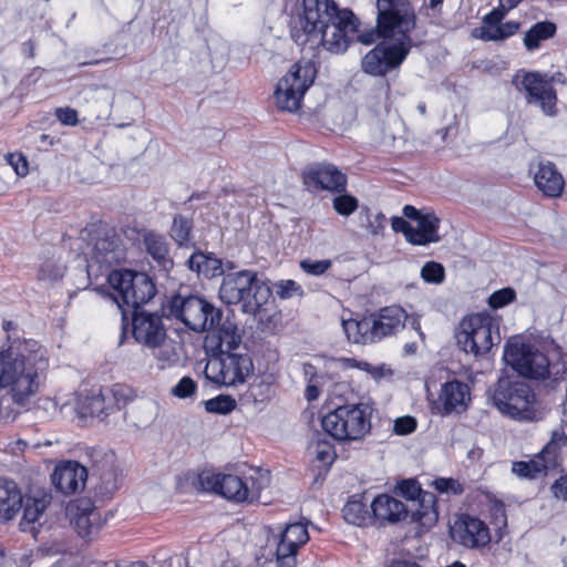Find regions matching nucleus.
<instances>
[{
  "label": "nucleus",
  "instance_id": "0eeeda50",
  "mask_svg": "<svg viewBox=\"0 0 567 567\" xmlns=\"http://www.w3.org/2000/svg\"><path fill=\"white\" fill-rule=\"evenodd\" d=\"M107 282L112 289V299L118 310L122 319H126L124 306L136 309L151 301L156 295V287L152 279L144 272H134L132 270H112L107 275Z\"/></svg>",
  "mask_w": 567,
  "mask_h": 567
},
{
  "label": "nucleus",
  "instance_id": "4d7b16f0",
  "mask_svg": "<svg viewBox=\"0 0 567 567\" xmlns=\"http://www.w3.org/2000/svg\"><path fill=\"white\" fill-rule=\"evenodd\" d=\"M6 158L8 164L12 166L18 176L24 177L28 175L29 163L22 153H10L6 156Z\"/></svg>",
  "mask_w": 567,
  "mask_h": 567
},
{
  "label": "nucleus",
  "instance_id": "c756f323",
  "mask_svg": "<svg viewBox=\"0 0 567 567\" xmlns=\"http://www.w3.org/2000/svg\"><path fill=\"white\" fill-rule=\"evenodd\" d=\"M146 252L153 258L159 268L168 271L173 268V259L169 255V246L164 235L147 231L143 236Z\"/></svg>",
  "mask_w": 567,
  "mask_h": 567
},
{
  "label": "nucleus",
  "instance_id": "a878e982",
  "mask_svg": "<svg viewBox=\"0 0 567 567\" xmlns=\"http://www.w3.org/2000/svg\"><path fill=\"white\" fill-rule=\"evenodd\" d=\"M210 331L209 340L215 343L218 353L240 351L241 334L235 322L229 319L223 320L221 318L219 323Z\"/></svg>",
  "mask_w": 567,
  "mask_h": 567
},
{
  "label": "nucleus",
  "instance_id": "09e8293b",
  "mask_svg": "<svg viewBox=\"0 0 567 567\" xmlns=\"http://www.w3.org/2000/svg\"><path fill=\"white\" fill-rule=\"evenodd\" d=\"M431 486L441 494L461 495L464 493V486L455 478L439 477L435 478Z\"/></svg>",
  "mask_w": 567,
  "mask_h": 567
},
{
  "label": "nucleus",
  "instance_id": "603ef678",
  "mask_svg": "<svg viewBox=\"0 0 567 567\" xmlns=\"http://www.w3.org/2000/svg\"><path fill=\"white\" fill-rule=\"evenodd\" d=\"M516 298V292L513 288L506 287L494 291L488 298V306L493 309H499L513 302Z\"/></svg>",
  "mask_w": 567,
  "mask_h": 567
},
{
  "label": "nucleus",
  "instance_id": "ddd939ff",
  "mask_svg": "<svg viewBox=\"0 0 567 567\" xmlns=\"http://www.w3.org/2000/svg\"><path fill=\"white\" fill-rule=\"evenodd\" d=\"M551 80L546 73L519 71L514 75L512 83L525 92L528 104H535L545 115L554 116L557 114V93L550 85Z\"/></svg>",
  "mask_w": 567,
  "mask_h": 567
},
{
  "label": "nucleus",
  "instance_id": "f8f14e48",
  "mask_svg": "<svg viewBox=\"0 0 567 567\" xmlns=\"http://www.w3.org/2000/svg\"><path fill=\"white\" fill-rule=\"evenodd\" d=\"M252 369V360L247 351H224L207 361L204 374L217 385L234 386L244 383Z\"/></svg>",
  "mask_w": 567,
  "mask_h": 567
},
{
  "label": "nucleus",
  "instance_id": "39448f33",
  "mask_svg": "<svg viewBox=\"0 0 567 567\" xmlns=\"http://www.w3.org/2000/svg\"><path fill=\"white\" fill-rule=\"evenodd\" d=\"M219 297L227 305L241 303L243 311L255 315L271 297L270 288L252 270L228 274L223 278Z\"/></svg>",
  "mask_w": 567,
  "mask_h": 567
},
{
  "label": "nucleus",
  "instance_id": "69168bd1",
  "mask_svg": "<svg viewBox=\"0 0 567 567\" xmlns=\"http://www.w3.org/2000/svg\"><path fill=\"white\" fill-rule=\"evenodd\" d=\"M378 38H383L382 35L379 34L378 30L377 31L367 32V33H362V34L359 35V40L363 44H371Z\"/></svg>",
  "mask_w": 567,
  "mask_h": 567
},
{
  "label": "nucleus",
  "instance_id": "20e7f679",
  "mask_svg": "<svg viewBox=\"0 0 567 567\" xmlns=\"http://www.w3.org/2000/svg\"><path fill=\"white\" fill-rule=\"evenodd\" d=\"M198 484L203 491L216 493L230 502L252 503L270 485V473L262 468H251L245 476L204 472L198 476Z\"/></svg>",
  "mask_w": 567,
  "mask_h": 567
},
{
  "label": "nucleus",
  "instance_id": "4be33fe9",
  "mask_svg": "<svg viewBox=\"0 0 567 567\" xmlns=\"http://www.w3.org/2000/svg\"><path fill=\"white\" fill-rule=\"evenodd\" d=\"M72 523L81 538L92 540L99 535L105 520L91 501L82 499L72 513Z\"/></svg>",
  "mask_w": 567,
  "mask_h": 567
},
{
  "label": "nucleus",
  "instance_id": "a18cd8bd",
  "mask_svg": "<svg viewBox=\"0 0 567 567\" xmlns=\"http://www.w3.org/2000/svg\"><path fill=\"white\" fill-rule=\"evenodd\" d=\"M520 23L517 21H507L498 24L492 32H486L484 41H503L518 32Z\"/></svg>",
  "mask_w": 567,
  "mask_h": 567
},
{
  "label": "nucleus",
  "instance_id": "f3484780",
  "mask_svg": "<svg viewBox=\"0 0 567 567\" xmlns=\"http://www.w3.org/2000/svg\"><path fill=\"white\" fill-rule=\"evenodd\" d=\"M303 183L311 190H346L347 176L331 164H315L303 172Z\"/></svg>",
  "mask_w": 567,
  "mask_h": 567
},
{
  "label": "nucleus",
  "instance_id": "c85d7f7f",
  "mask_svg": "<svg viewBox=\"0 0 567 567\" xmlns=\"http://www.w3.org/2000/svg\"><path fill=\"white\" fill-rule=\"evenodd\" d=\"M23 505V496L17 483L0 480V524L13 519Z\"/></svg>",
  "mask_w": 567,
  "mask_h": 567
},
{
  "label": "nucleus",
  "instance_id": "9b49d317",
  "mask_svg": "<svg viewBox=\"0 0 567 567\" xmlns=\"http://www.w3.org/2000/svg\"><path fill=\"white\" fill-rule=\"evenodd\" d=\"M169 311L174 318L196 332L210 331L223 317L220 309L197 296H174L169 301Z\"/></svg>",
  "mask_w": 567,
  "mask_h": 567
},
{
  "label": "nucleus",
  "instance_id": "37998d69",
  "mask_svg": "<svg viewBox=\"0 0 567 567\" xmlns=\"http://www.w3.org/2000/svg\"><path fill=\"white\" fill-rule=\"evenodd\" d=\"M513 472L523 478L533 480L538 477L539 475H546L543 467L540 466V461L533 458L528 462L517 461L513 463Z\"/></svg>",
  "mask_w": 567,
  "mask_h": 567
},
{
  "label": "nucleus",
  "instance_id": "e433bc0d",
  "mask_svg": "<svg viewBox=\"0 0 567 567\" xmlns=\"http://www.w3.org/2000/svg\"><path fill=\"white\" fill-rule=\"evenodd\" d=\"M368 317L361 320H343L342 327L349 341L354 343H372L373 337L371 336V329L369 327Z\"/></svg>",
  "mask_w": 567,
  "mask_h": 567
},
{
  "label": "nucleus",
  "instance_id": "13d9d810",
  "mask_svg": "<svg viewBox=\"0 0 567 567\" xmlns=\"http://www.w3.org/2000/svg\"><path fill=\"white\" fill-rule=\"evenodd\" d=\"M54 115L61 124L66 126H75L79 123L78 111L70 106L55 109Z\"/></svg>",
  "mask_w": 567,
  "mask_h": 567
},
{
  "label": "nucleus",
  "instance_id": "f704fd0d",
  "mask_svg": "<svg viewBox=\"0 0 567 567\" xmlns=\"http://www.w3.org/2000/svg\"><path fill=\"white\" fill-rule=\"evenodd\" d=\"M106 401H109V399L105 389H100L97 392L93 391L90 395H86L82 402V414L104 420L112 413V410H109Z\"/></svg>",
  "mask_w": 567,
  "mask_h": 567
},
{
  "label": "nucleus",
  "instance_id": "cd10ccee",
  "mask_svg": "<svg viewBox=\"0 0 567 567\" xmlns=\"http://www.w3.org/2000/svg\"><path fill=\"white\" fill-rule=\"evenodd\" d=\"M374 517L380 522L396 523L409 516V508L401 501L382 494L375 497L371 504Z\"/></svg>",
  "mask_w": 567,
  "mask_h": 567
},
{
  "label": "nucleus",
  "instance_id": "a19ab883",
  "mask_svg": "<svg viewBox=\"0 0 567 567\" xmlns=\"http://www.w3.org/2000/svg\"><path fill=\"white\" fill-rule=\"evenodd\" d=\"M511 10L512 9H506V4L499 1V6L483 18L482 27L478 30H475V33L478 32L475 37L484 41L485 33L492 32V29H495L501 24Z\"/></svg>",
  "mask_w": 567,
  "mask_h": 567
},
{
  "label": "nucleus",
  "instance_id": "0e129e2a",
  "mask_svg": "<svg viewBox=\"0 0 567 567\" xmlns=\"http://www.w3.org/2000/svg\"><path fill=\"white\" fill-rule=\"evenodd\" d=\"M320 382L308 383L305 390V398L308 402L316 401L320 396Z\"/></svg>",
  "mask_w": 567,
  "mask_h": 567
},
{
  "label": "nucleus",
  "instance_id": "c03bdc74",
  "mask_svg": "<svg viewBox=\"0 0 567 567\" xmlns=\"http://www.w3.org/2000/svg\"><path fill=\"white\" fill-rule=\"evenodd\" d=\"M344 519L352 525H362L367 517V509L359 501H349L342 508Z\"/></svg>",
  "mask_w": 567,
  "mask_h": 567
},
{
  "label": "nucleus",
  "instance_id": "2eb2a0df",
  "mask_svg": "<svg viewBox=\"0 0 567 567\" xmlns=\"http://www.w3.org/2000/svg\"><path fill=\"white\" fill-rule=\"evenodd\" d=\"M309 540L307 526L302 523L288 524L281 532L276 548L277 567H296L297 554Z\"/></svg>",
  "mask_w": 567,
  "mask_h": 567
},
{
  "label": "nucleus",
  "instance_id": "6e6552de",
  "mask_svg": "<svg viewBox=\"0 0 567 567\" xmlns=\"http://www.w3.org/2000/svg\"><path fill=\"white\" fill-rule=\"evenodd\" d=\"M322 429L337 441H360L371 430V409L368 404H344L326 414Z\"/></svg>",
  "mask_w": 567,
  "mask_h": 567
},
{
  "label": "nucleus",
  "instance_id": "e2e57ef3",
  "mask_svg": "<svg viewBox=\"0 0 567 567\" xmlns=\"http://www.w3.org/2000/svg\"><path fill=\"white\" fill-rule=\"evenodd\" d=\"M302 373H303L305 380L307 381V384L320 382V380H321V377L318 375L317 368L309 362H305L302 364Z\"/></svg>",
  "mask_w": 567,
  "mask_h": 567
},
{
  "label": "nucleus",
  "instance_id": "2f4dec72",
  "mask_svg": "<svg viewBox=\"0 0 567 567\" xmlns=\"http://www.w3.org/2000/svg\"><path fill=\"white\" fill-rule=\"evenodd\" d=\"M440 219L433 214H424L417 220V227H413L412 244L413 245H427L440 240L437 234Z\"/></svg>",
  "mask_w": 567,
  "mask_h": 567
},
{
  "label": "nucleus",
  "instance_id": "9d476101",
  "mask_svg": "<svg viewBox=\"0 0 567 567\" xmlns=\"http://www.w3.org/2000/svg\"><path fill=\"white\" fill-rule=\"evenodd\" d=\"M316 76L317 69L313 62H296L276 85L274 99L277 109L290 113L297 112Z\"/></svg>",
  "mask_w": 567,
  "mask_h": 567
},
{
  "label": "nucleus",
  "instance_id": "7ed1b4c3",
  "mask_svg": "<svg viewBox=\"0 0 567 567\" xmlns=\"http://www.w3.org/2000/svg\"><path fill=\"white\" fill-rule=\"evenodd\" d=\"M48 367L38 342L19 341L0 352V390H7L12 402L24 408L40 392Z\"/></svg>",
  "mask_w": 567,
  "mask_h": 567
},
{
  "label": "nucleus",
  "instance_id": "6e6d98bb",
  "mask_svg": "<svg viewBox=\"0 0 567 567\" xmlns=\"http://www.w3.org/2000/svg\"><path fill=\"white\" fill-rule=\"evenodd\" d=\"M276 292L281 299L302 296L303 293L301 286L295 280H281L276 285Z\"/></svg>",
  "mask_w": 567,
  "mask_h": 567
},
{
  "label": "nucleus",
  "instance_id": "473e14b6",
  "mask_svg": "<svg viewBox=\"0 0 567 567\" xmlns=\"http://www.w3.org/2000/svg\"><path fill=\"white\" fill-rule=\"evenodd\" d=\"M557 27L551 21H540L530 27L525 33L524 45L527 51H535L543 41L555 37Z\"/></svg>",
  "mask_w": 567,
  "mask_h": 567
},
{
  "label": "nucleus",
  "instance_id": "dca6fc26",
  "mask_svg": "<svg viewBox=\"0 0 567 567\" xmlns=\"http://www.w3.org/2000/svg\"><path fill=\"white\" fill-rule=\"evenodd\" d=\"M132 334L137 343L147 349L159 346L167 337L163 318L157 313L147 311H134Z\"/></svg>",
  "mask_w": 567,
  "mask_h": 567
},
{
  "label": "nucleus",
  "instance_id": "58836bf2",
  "mask_svg": "<svg viewBox=\"0 0 567 567\" xmlns=\"http://www.w3.org/2000/svg\"><path fill=\"white\" fill-rule=\"evenodd\" d=\"M310 449L312 450L316 460L320 462L324 467L331 466L336 460V451L332 443L318 434L316 440L312 441Z\"/></svg>",
  "mask_w": 567,
  "mask_h": 567
},
{
  "label": "nucleus",
  "instance_id": "423d86ee",
  "mask_svg": "<svg viewBox=\"0 0 567 567\" xmlns=\"http://www.w3.org/2000/svg\"><path fill=\"white\" fill-rule=\"evenodd\" d=\"M493 405L506 416L518 421H537L536 396L532 388L523 381L502 378L492 393Z\"/></svg>",
  "mask_w": 567,
  "mask_h": 567
},
{
  "label": "nucleus",
  "instance_id": "f257e3e1",
  "mask_svg": "<svg viewBox=\"0 0 567 567\" xmlns=\"http://www.w3.org/2000/svg\"><path fill=\"white\" fill-rule=\"evenodd\" d=\"M359 20L334 0H302V11L292 20L290 34L300 47H320L331 53L344 52L358 31Z\"/></svg>",
  "mask_w": 567,
  "mask_h": 567
},
{
  "label": "nucleus",
  "instance_id": "a211bd4d",
  "mask_svg": "<svg viewBox=\"0 0 567 567\" xmlns=\"http://www.w3.org/2000/svg\"><path fill=\"white\" fill-rule=\"evenodd\" d=\"M368 320L371 336L375 342L402 330L408 320V313L401 306L392 305L371 313L368 316Z\"/></svg>",
  "mask_w": 567,
  "mask_h": 567
},
{
  "label": "nucleus",
  "instance_id": "de8ad7c7",
  "mask_svg": "<svg viewBox=\"0 0 567 567\" xmlns=\"http://www.w3.org/2000/svg\"><path fill=\"white\" fill-rule=\"evenodd\" d=\"M398 493L408 501H411L412 504L415 503L424 493L427 491H423L421 485L415 478L403 480L396 485Z\"/></svg>",
  "mask_w": 567,
  "mask_h": 567
},
{
  "label": "nucleus",
  "instance_id": "3c124183",
  "mask_svg": "<svg viewBox=\"0 0 567 567\" xmlns=\"http://www.w3.org/2000/svg\"><path fill=\"white\" fill-rule=\"evenodd\" d=\"M332 206L339 215L349 216L357 210L359 203L354 196L343 194L333 198Z\"/></svg>",
  "mask_w": 567,
  "mask_h": 567
},
{
  "label": "nucleus",
  "instance_id": "6ab92c4d",
  "mask_svg": "<svg viewBox=\"0 0 567 567\" xmlns=\"http://www.w3.org/2000/svg\"><path fill=\"white\" fill-rule=\"evenodd\" d=\"M452 537L455 542L467 548L485 547L491 542L487 525L473 516H461L452 527Z\"/></svg>",
  "mask_w": 567,
  "mask_h": 567
},
{
  "label": "nucleus",
  "instance_id": "72a5a7b5",
  "mask_svg": "<svg viewBox=\"0 0 567 567\" xmlns=\"http://www.w3.org/2000/svg\"><path fill=\"white\" fill-rule=\"evenodd\" d=\"M47 506L48 501L45 498H27L23 506V515L20 520V529L35 534V523L43 515Z\"/></svg>",
  "mask_w": 567,
  "mask_h": 567
},
{
  "label": "nucleus",
  "instance_id": "5701e85b",
  "mask_svg": "<svg viewBox=\"0 0 567 567\" xmlns=\"http://www.w3.org/2000/svg\"><path fill=\"white\" fill-rule=\"evenodd\" d=\"M567 444V435L564 427H558L551 432L550 440L536 455V460L540 461V466L547 474L551 471H563L561 468V449Z\"/></svg>",
  "mask_w": 567,
  "mask_h": 567
},
{
  "label": "nucleus",
  "instance_id": "ea45409f",
  "mask_svg": "<svg viewBox=\"0 0 567 567\" xmlns=\"http://www.w3.org/2000/svg\"><path fill=\"white\" fill-rule=\"evenodd\" d=\"M148 349L153 350L157 367L161 370L173 367L178 361V354L175 350V347L172 344V342H168L167 339L161 342L159 346L150 347Z\"/></svg>",
  "mask_w": 567,
  "mask_h": 567
},
{
  "label": "nucleus",
  "instance_id": "412c9836",
  "mask_svg": "<svg viewBox=\"0 0 567 567\" xmlns=\"http://www.w3.org/2000/svg\"><path fill=\"white\" fill-rule=\"evenodd\" d=\"M87 480V470L79 462L68 461L59 464L52 474V483L64 495L82 491Z\"/></svg>",
  "mask_w": 567,
  "mask_h": 567
},
{
  "label": "nucleus",
  "instance_id": "338daca9",
  "mask_svg": "<svg viewBox=\"0 0 567 567\" xmlns=\"http://www.w3.org/2000/svg\"><path fill=\"white\" fill-rule=\"evenodd\" d=\"M403 214L405 217L416 220V221L419 220V218H421L424 215V214H421L414 206H411V205L404 206Z\"/></svg>",
  "mask_w": 567,
  "mask_h": 567
},
{
  "label": "nucleus",
  "instance_id": "393cba45",
  "mask_svg": "<svg viewBox=\"0 0 567 567\" xmlns=\"http://www.w3.org/2000/svg\"><path fill=\"white\" fill-rule=\"evenodd\" d=\"M536 187L548 197H558L565 187V179L556 165L551 162H542L534 175Z\"/></svg>",
  "mask_w": 567,
  "mask_h": 567
},
{
  "label": "nucleus",
  "instance_id": "bf43d9fd",
  "mask_svg": "<svg viewBox=\"0 0 567 567\" xmlns=\"http://www.w3.org/2000/svg\"><path fill=\"white\" fill-rule=\"evenodd\" d=\"M416 424L413 416H401L395 420L393 431L399 435H408L415 431Z\"/></svg>",
  "mask_w": 567,
  "mask_h": 567
},
{
  "label": "nucleus",
  "instance_id": "4468645a",
  "mask_svg": "<svg viewBox=\"0 0 567 567\" xmlns=\"http://www.w3.org/2000/svg\"><path fill=\"white\" fill-rule=\"evenodd\" d=\"M505 358L524 377L546 379L549 375V361L547 357L528 346L508 343L505 348Z\"/></svg>",
  "mask_w": 567,
  "mask_h": 567
},
{
  "label": "nucleus",
  "instance_id": "052dcab7",
  "mask_svg": "<svg viewBox=\"0 0 567 567\" xmlns=\"http://www.w3.org/2000/svg\"><path fill=\"white\" fill-rule=\"evenodd\" d=\"M391 224L395 233H403L406 240L412 244L413 227L404 218L393 217Z\"/></svg>",
  "mask_w": 567,
  "mask_h": 567
},
{
  "label": "nucleus",
  "instance_id": "f03ea898",
  "mask_svg": "<svg viewBox=\"0 0 567 567\" xmlns=\"http://www.w3.org/2000/svg\"><path fill=\"white\" fill-rule=\"evenodd\" d=\"M377 9L379 34L384 38L401 35V39L392 44H377L362 58L361 70L372 76H385L406 59L416 17L409 0H377Z\"/></svg>",
  "mask_w": 567,
  "mask_h": 567
},
{
  "label": "nucleus",
  "instance_id": "774afa93",
  "mask_svg": "<svg viewBox=\"0 0 567 567\" xmlns=\"http://www.w3.org/2000/svg\"><path fill=\"white\" fill-rule=\"evenodd\" d=\"M388 567H421V566L414 561L394 560Z\"/></svg>",
  "mask_w": 567,
  "mask_h": 567
},
{
  "label": "nucleus",
  "instance_id": "79ce46f5",
  "mask_svg": "<svg viewBox=\"0 0 567 567\" xmlns=\"http://www.w3.org/2000/svg\"><path fill=\"white\" fill-rule=\"evenodd\" d=\"M236 400L226 394H220L205 402L206 411L216 414H228L236 409Z\"/></svg>",
  "mask_w": 567,
  "mask_h": 567
},
{
  "label": "nucleus",
  "instance_id": "b1692460",
  "mask_svg": "<svg viewBox=\"0 0 567 567\" xmlns=\"http://www.w3.org/2000/svg\"><path fill=\"white\" fill-rule=\"evenodd\" d=\"M91 259L107 267L120 264L124 259L120 239L110 234L96 237L93 243Z\"/></svg>",
  "mask_w": 567,
  "mask_h": 567
},
{
  "label": "nucleus",
  "instance_id": "864d4df0",
  "mask_svg": "<svg viewBox=\"0 0 567 567\" xmlns=\"http://www.w3.org/2000/svg\"><path fill=\"white\" fill-rule=\"evenodd\" d=\"M197 384L190 377H183L178 383L172 388L171 394L178 399L193 398L196 394Z\"/></svg>",
  "mask_w": 567,
  "mask_h": 567
},
{
  "label": "nucleus",
  "instance_id": "bb28decb",
  "mask_svg": "<svg viewBox=\"0 0 567 567\" xmlns=\"http://www.w3.org/2000/svg\"><path fill=\"white\" fill-rule=\"evenodd\" d=\"M409 514L411 515L412 522L417 523L425 530L435 526L439 520V507L435 494L432 492L424 493L411 505Z\"/></svg>",
  "mask_w": 567,
  "mask_h": 567
},
{
  "label": "nucleus",
  "instance_id": "8fccbe9b",
  "mask_svg": "<svg viewBox=\"0 0 567 567\" xmlns=\"http://www.w3.org/2000/svg\"><path fill=\"white\" fill-rule=\"evenodd\" d=\"M421 277L429 284H441L445 278L444 267L435 261H427L421 269Z\"/></svg>",
  "mask_w": 567,
  "mask_h": 567
},
{
  "label": "nucleus",
  "instance_id": "5fc2aeb1",
  "mask_svg": "<svg viewBox=\"0 0 567 567\" xmlns=\"http://www.w3.org/2000/svg\"><path fill=\"white\" fill-rule=\"evenodd\" d=\"M332 266L331 260L322 259V260H311L305 259L300 261V268L308 275L320 276L323 275L327 270H329Z\"/></svg>",
  "mask_w": 567,
  "mask_h": 567
},
{
  "label": "nucleus",
  "instance_id": "1a4fd4ad",
  "mask_svg": "<svg viewBox=\"0 0 567 567\" xmlns=\"http://www.w3.org/2000/svg\"><path fill=\"white\" fill-rule=\"evenodd\" d=\"M456 339L466 353L484 355L501 342L499 320L489 313L470 315L461 321Z\"/></svg>",
  "mask_w": 567,
  "mask_h": 567
},
{
  "label": "nucleus",
  "instance_id": "49530a36",
  "mask_svg": "<svg viewBox=\"0 0 567 567\" xmlns=\"http://www.w3.org/2000/svg\"><path fill=\"white\" fill-rule=\"evenodd\" d=\"M333 364L339 368H358L368 372L374 379H379L383 375V365L374 367L365 361H357L355 359L342 358L334 360Z\"/></svg>",
  "mask_w": 567,
  "mask_h": 567
},
{
  "label": "nucleus",
  "instance_id": "7c9ffc66",
  "mask_svg": "<svg viewBox=\"0 0 567 567\" xmlns=\"http://www.w3.org/2000/svg\"><path fill=\"white\" fill-rule=\"evenodd\" d=\"M187 265L190 270L206 278H215L224 274L221 259L213 254L196 251L188 258Z\"/></svg>",
  "mask_w": 567,
  "mask_h": 567
},
{
  "label": "nucleus",
  "instance_id": "c9c22d12",
  "mask_svg": "<svg viewBox=\"0 0 567 567\" xmlns=\"http://www.w3.org/2000/svg\"><path fill=\"white\" fill-rule=\"evenodd\" d=\"M171 238L179 247H189L193 245V221L192 219L183 216L175 215L169 229Z\"/></svg>",
  "mask_w": 567,
  "mask_h": 567
},
{
  "label": "nucleus",
  "instance_id": "680f3d73",
  "mask_svg": "<svg viewBox=\"0 0 567 567\" xmlns=\"http://www.w3.org/2000/svg\"><path fill=\"white\" fill-rule=\"evenodd\" d=\"M550 491L555 498L567 501V474L557 478L550 486Z\"/></svg>",
  "mask_w": 567,
  "mask_h": 567
},
{
  "label": "nucleus",
  "instance_id": "4c0bfd02",
  "mask_svg": "<svg viewBox=\"0 0 567 567\" xmlns=\"http://www.w3.org/2000/svg\"><path fill=\"white\" fill-rule=\"evenodd\" d=\"M105 392L109 401H113V404H109V410H112V413L123 409L134 399V390L125 384L117 383L111 388H105Z\"/></svg>",
  "mask_w": 567,
  "mask_h": 567
},
{
  "label": "nucleus",
  "instance_id": "aec40b11",
  "mask_svg": "<svg viewBox=\"0 0 567 567\" xmlns=\"http://www.w3.org/2000/svg\"><path fill=\"white\" fill-rule=\"evenodd\" d=\"M470 402V386L464 382L453 380L442 385L435 409L443 416L453 413L461 414L467 410Z\"/></svg>",
  "mask_w": 567,
  "mask_h": 567
}]
</instances>
